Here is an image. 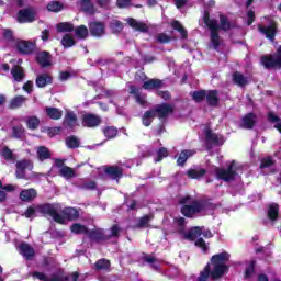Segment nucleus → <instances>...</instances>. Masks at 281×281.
<instances>
[{
	"instance_id": "13",
	"label": "nucleus",
	"mask_w": 281,
	"mask_h": 281,
	"mask_svg": "<svg viewBox=\"0 0 281 281\" xmlns=\"http://www.w3.org/2000/svg\"><path fill=\"white\" fill-rule=\"evenodd\" d=\"M276 22L270 21V25L263 26L259 25V32L266 36V38H269V41H273L276 38Z\"/></svg>"
},
{
	"instance_id": "45",
	"label": "nucleus",
	"mask_w": 281,
	"mask_h": 281,
	"mask_svg": "<svg viewBox=\"0 0 281 281\" xmlns=\"http://www.w3.org/2000/svg\"><path fill=\"white\" fill-rule=\"evenodd\" d=\"M66 146H68V148H78L80 140L76 136H69L66 138Z\"/></svg>"
},
{
	"instance_id": "16",
	"label": "nucleus",
	"mask_w": 281,
	"mask_h": 281,
	"mask_svg": "<svg viewBox=\"0 0 281 281\" xmlns=\"http://www.w3.org/2000/svg\"><path fill=\"white\" fill-rule=\"evenodd\" d=\"M65 124L68 128H76L78 126V116L72 111H66Z\"/></svg>"
},
{
	"instance_id": "34",
	"label": "nucleus",
	"mask_w": 281,
	"mask_h": 281,
	"mask_svg": "<svg viewBox=\"0 0 281 281\" xmlns=\"http://www.w3.org/2000/svg\"><path fill=\"white\" fill-rule=\"evenodd\" d=\"M75 36L77 38H87L89 36V29L85 25H79L75 29Z\"/></svg>"
},
{
	"instance_id": "36",
	"label": "nucleus",
	"mask_w": 281,
	"mask_h": 281,
	"mask_svg": "<svg viewBox=\"0 0 281 281\" xmlns=\"http://www.w3.org/2000/svg\"><path fill=\"white\" fill-rule=\"evenodd\" d=\"M37 157L40 161H45V159H49L52 157V154L49 153V149H47V147H38Z\"/></svg>"
},
{
	"instance_id": "55",
	"label": "nucleus",
	"mask_w": 281,
	"mask_h": 281,
	"mask_svg": "<svg viewBox=\"0 0 281 281\" xmlns=\"http://www.w3.org/2000/svg\"><path fill=\"white\" fill-rule=\"evenodd\" d=\"M168 157V149L165 147H161L158 153H157V159L155 160L156 162L161 161V159Z\"/></svg>"
},
{
	"instance_id": "21",
	"label": "nucleus",
	"mask_w": 281,
	"mask_h": 281,
	"mask_svg": "<svg viewBox=\"0 0 281 281\" xmlns=\"http://www.w3.org/2000/svg\"><path fill=\"white\" fill-rule=\"evenodd\" d=\"M207 144H223V136L212 133L210 130H205Z\"/></svg>"
},
{
	"instance_id": "62",
	"label": "nucleus",
	"mask_w": 281,
	"mask_h": 281,
	"mask_svg": "<svg viewBox=\"0 0 281 281\" xmlns=\"http://www.w3.org/2000/svg\"><path fill=\"white\" fill-rule=\"evenodd\" d=\"M117 8H131V0H117L116 1Z\"/></svg>"
},
{
	"instance_id": "37",
	"label": "nucleus",
	"mask_w": 281,
	"mask_h": 281,
	"mask_svg": "<svg viewBox=\"0 0 281 281\" xmlns=\"http://www.w3.org/2000/svg\"><path fill=\"white\" fill-rule=\"evenodd\" d=\"M25 97L23 95H19V97H15L11 100L10 102V108L11 109H19V106H23V104H25Z\"/></svg>"
},
{
	"instance_id": "64",
	"label": "nucleus",
	"mask_w": 281,
	"mask_h": 281,
	"mask_svg": "<svg viewBox=\"0 0 281 281\" xmlns=\"http://www.w3.org/2000/svg\"><path fill=\"white\" fill-rule=\"evenodd\" d=\"M202 229V233H201V236H203L204 238H212V232L210 229H205L203 227H201Z\"/></svg>"
},
{
	"instance_id": "44",
	"label": "nucleus",
	"mask_w": 281,
	"mask_h": 281,
	"mask_svg": "<svg viewBox=\"0 0 281 281\" xmlns=\"http://www.w3.org/2000/svg\"><path fill=\"white\" fill-rule=\"evenodd\" d=\"M278 204H270L268 209V216L271 221H276L278 218V212H279Z\"/></svg>"
},
{
	"instance_id": "11",
	"label": "nucleus",
	"mask_w": 281,
	"mask_h": 281,
	"mask_svg": "<svg viewBox=\"0 0 281 281\" xmlns=\"http://www.w3.org/2000/svg\"><path fill=\"white\" fill-rule=\"evenodd\" d=\"M15 47L20 54H32L36 49V43L30 41L18 40Z\"/></svg>"
},
{
	"instance_id": "30",
	"label": "nucleus",
	"mask_w": 281,
	"mask_h": 281,
	"mask_svg": "<svg viewBox=\"0 0 281 281\" xmlns=\"http://www.w3.org/2000/svg\"><path fill=\"white\" fill-rule=\"evenodd\" d=\"M195 153L196 151L190 149L181 151L177 160L178 166H183V164L188 161V158L192 157Z\"/></svg>"
},
{
	"instance_id": "46",
	"label": "nucleus",
	"mask_w": 281,
	"mask_h": 281,
	"mask_svg": "<svg viewBox=\"0 0 281 281\" xmlns=\"http://www.w3.org/2000/svg\"><path fill=\"white\" fill-rule=\"evenodd\" d=\"M1 156L3 157V159H5L7 161H14V153L11 151L10 148L8 147H3L1 150Z\"/></svg>"
},
{
	"instance_id": "61",
	"label": "nucleus",
	"mask_w": 281,
	"mask_h": 281,
	"mask_svg": "<svg viewBox=\"0 0 281 281\" xmlns=\"http://www.w3.org/2000/svg\"><path fill=\"white\" fill-rule=\"evenodd\" d=\"M120 232H121L120 226L114 225V226L111 227V235L110 236L112 238H117L120 236Z\"/></svg>"
},
{
	"instance_id": "35",
	"label": "nucleus",
	"mask_w": 281,
	"mask_h": 281,
	"mask_svg": "<svg viewBox=\"0 0 281 281\" xmlns=\"http://www.w3.org/2000/svg\"><path fill=\"white\" fill-rule=\"evenodd\" d=\"M233 82L238 85V87H245V85H247V77H244V75L240 72H235L233 75Z\"/></svg>"
},
{
	"instance_id": "24",
	"label": "nucleus",
	"mask_w": 281,
	"mask_h": 281,
	"mask_svg": "<svg viewBox=\"0 0 281 281\" xmlns=\"http://www.w3.org/2000/svg\"><path fill=\"white\" fill-rule=\"evenodd\" d=\"M104 172L110 179H120V177H122V170L120 167H104Z\"/></svg>"
},
{
	"instance_id": "53",
	"label": "nucleus",
	"mask_w": 281,
	"mask_h": 281,
	"mask_svg": "<svg viewBox=\"0 0 281 281\" xmlns=\"http://www.w3.org/2000/svg\"><path fill=\"white\" fill-rule=\"evenodd\" d=\"M195 247H199L204 252L207 251V249H210V246L205 243L203 238L196 239Z\"/></svg>"
},
{
	"instance_id": "28",
	"label": "nucleus",
	"mask_w": 281,
	"mask_h": 281,
	"mask_svg": "<svg viewBox=\"0 0 281 281\" xmlns=\"http://www.w3.org/2000/svg\"><path fill=\"white\" fill-rule=\"evenodd\" d=\"M161 85L162 82L159 79H149L147 81H144L143 89H146V90L159 89Z\"/></svg>"
},
{
	"instance_id": "10",
	"label": "nucleus",
	"mask_w": 281,
	"mask_h": 281,
	"mask_svg": "<svg viewBox=\"0 0 281 281\" xmlns=\"http://www.w3.org/2000/svg\"><path fill=\"white\" fill-rule=\"evenodd\" d=\"M153 111L156 117H158L159 120H166V117H168V115H171V113L175 111V108L168 103H161L156 105Z\"/></svg>"
},
{
	"instance_id": "33",
	"label": "nucleus",
	"mask_w": 281,
	"mask_h": 281,
	"mask_svg": "<svg viewBox=\"0 0 281 281\" xmlns=\"http://www.w3.org/2000/svg\"><path fill=\"white\" fill-rule=\"evenodd\" d=\"M70 232H72V234H89V228L82 224L76 223L70 226Z\"/></svg>"
},
{
	"instance_id": "19",
	"label": "nucleus",
	"mask_w": 281,
	"mask_h": 281,
	"mask_svg": "<svg viewBox=\"0 0 281 281\" xmlns=\"http://www.w3.org/2000/svg\"><path fill=\"white\" fill-rule=\"evenodd\" d=\"M256 124V114L248 113L241 120V128H254Z\"/></svg>"
},
{
	"instance_id": "15",
	"label": "nucleus",
	"mask_w": 281,
	"mask_h": 281,
	"mask_svg": "<svg viewBox=\"0 0 281 281\" xmlns=\"http://www.w3.org/2000/svg\"><path fill=\"white\" fill-rule=\"evenodd\" d=\"M89 31L92 36H104V24L101 22H90Z\"/></svg>"
},
{
	"instance_id": "25",
	"label": "nucleus",
	"mask_w": 281,
	"mask_h": 281,
	"mask_svg": "<svg viewBox=\"0 0 281 281\" xmlns=\"http://www.w3.org/2000/svg\"><path fill=\"white\" fill-rule=\"evenodd\" d=\"M21 201H33L36 199V190L35 189H24L20 193Z\"/></svg>"
},
{
	"instance_id": "12",
	"label": "nucleus",
	"mask_w": 281,
	"mask_h": 281,
	"mask_svg": "<svg viewBox=\"0 0 281 281\" xmlns=\"http://www.w3.org/2000/svg\"><path fill=\"white\" fill-rule=\"evenodd\" d=\"M55 166L59 168V175L60 177H64V179H74V177H76V171L74 168L65 166L63 160H56Z\"/></svg>"
},
{
	"instance_id": "56",
	"label": "nucleus",
	"mask_w": 281,
	"mask_h": 281,
	"mask_svg": "<svg viewBox=\"0 0 281 281\" xmlns=\"http://www.w3.org/2000/svg\"><path fill=\"white\" fill-rule=\"evenodd\" d=\"M25 133V128L23 126H18L13 128V136L16 137L18 139H21Z\"/></svg>"
},
{
	"instance_id": "27",
	"label": "nucleus",
	"mask_w": 281,
	"mask_h": 281,
	"mask_svg": "<svg viewBox=\"0 0 281 281\" xmlns=\"http://www.w3.org/2000/svg\"><path fill=\"white\" fill-rule=\"evenodd\" d=\"M156 114H155V111L151 109L149 111H146L144 114H143V117H142V122H143V125L144 126H150L153 124V120H155Z\"/></svg>"
},
{
	"instance_id": "1",
	"label": "nucleus",
	"mask_w": 281,
	"mask_h": 281,
	"mask_svg": "<svg viewBox=\"0 0 281 281\" xmlns=\"http://www.w3.org/2000/svg\"><path fill=\"white\" fill-rule=\"evenodd\" d=\"M229 254L228 252H220L214 255L211 258V261L204 267V269L200 272L196 281H210L218 280V278H223L225 273H227L229 266Z\"/></svg>"
},
{
	"instance_id": "6",
	"label": "nucleus",
	"mask_w": 281,
	"mask_h": 281,
	"mask_svg": "<svg viewBox=\"0 0 281 281\" xmlns=\"http://www.w3.org/2000/svg\"><path fill=\"white\" fill-rule=\"evenodd\" d=\"M41 214L44 216H50V214H54V205L45 204L40 206H30L25 211L24 216L26 218H36V216H41Z\"/></svg>"
},
{
	"instance_id": "17",
	"label": "nucleus",
	"mask_w": 281,
	"mask_h": 281,
	"mask_svg": "<svg viewBox=\"0 0 281 281\" xmlns=\"http://www.w3.org/2000/svg\"><path fill=\"white\" fill-rule=\"evenodd\" d=\"M19 251L24 258H26V260H32V258H34V248L29 244H21L19 246Z\"/></svg>"
},
{
	"instance_id": "54",
	"label": "nucleus",
	"mask_w": 281,
	"mask_h": 281,
	"mask_svg": "<svg viewBox=\"0 0 281 281\" xmlns=\"http://www.w3.org/2000/svg\"><path fill=\"white\" fill-rule=\"evenodd\" d=\"M110 27L112 32H122V22L114 20L111 22Z\"/></svg>"
},
{
	"instance_id": "32",
	"label": "nucleus",
	"mask_w": 281,
	"mask_h": 281,
	"mask_svg": "<svg viewBox=\"0 0 281 281\" xmlns=\"http://www.w3.org/2000/svg\"><path fill=\"white\" fill-rule=\"evenodd\" d=\"M81 10L87 14H95V9L93 8V2H91V0H81Z\"/></svg>"
},
{
	"instance_id": "7",
	"label": "nucleus",
	"mask_w": 281,
	"mask_h": 281,
	"mask_svg": "<svg viewBox=\"0 0 281 281\" xmlns=\"http://www.w3.org/2000/svg\"><path fill=\"white\" fill-rule=\"evenodd\" d=\"M261 64L266 69L281 68V46H278L274 55H267L261 57Z\"/></svg>"
},
{
	"instance_id": "39",
	"label": "nucleus",
	"mask_w": 281,
	"mask_h": 281,
	"mask_svg": "<svg viewBox=\"0 0 281 281\" xmlns=\"http://www.w3.org/2000/svg\"><path fill=\"white\" fill-rule=\"evenodd\" d=\"M61 45L63 47H66V48L74 47V45H76V40L74 38L72 35L66 34L61 38Z\"/></svg>"
},
{
	"instance_id": "52",
	"label": "nucleus",
	"mask_w": 281,
	"mask_h": 281,
	"mask_svg": "<svg viewBox=\"0 0 281 281\" xmlns=\"http://www.w3.org/2000/svg\"><path fill=\"white\" fill-rule=\"evenodd\" d=\"M33 278H37V280L42 281H56V278H49L43 272H34Z\"/></svg>"
},
{
	"instance_id": "23",
	"label": "nucleus",
	"mask_w": 281,
	"mask_h": 281,
	"mask_svg": "<svg viewBox=\"0 0 281 281\" xmlns=\"http://www.w3.org/2000/svg\"><path fill=\"white\" fill-rule=\"evenodd\" d=\"M37 63L42 67H49V65H52V56H49L47 52H42L37 55Z\"/></svg>"
},
{
	"instance_id": "57",
	"label": "nucleus",
	"mask_w": 281,
	"mask_h": 281,
	"mask_svg": "<svg viewBox=\"0 0 281 281\" xmlns=\"http://www.w3.org/2000/svg\"><path fill=\"white\" fill-rule=\"evenodd\" d=\"M150 221H153V216L150 215L142 217L138 222V227H148V223H150Z\"/></svg>"
},
{
	"instance_id": "60",
	"label": "nucleus",
	"mask_w": 281,
	"mask_h": 281,
	"mask_svg": "<svg viewBox=\"0 0 281 281\" xmlns=\"http://www.w3.org/2000/svg\"><path fill=\"white\" fill-rule=\"evenodd\" d=\"M175 223L179 228V232H183V227H186V218L183 217H178L175 220Z\"/></svg>"
},
{
	"instance_id": "20",
	"label": "nucleus",
	"mask_w": 281,
	"mask_h": 281,
	"mask_svg": "<svg viewBox=\"0 0 281 281\" xmlns=\"http://www.w3.org/2000/svg\"><path fill=\"white\" fill-rule=\"evenodd\" d=\"M201 233H202V228L199 226H195L191 228L189 232L183 233V238L186 240H196V238L201 236Z\"/></svg>"
},
{
	"instance_id": "43",
	"label": "nucleus",
	"mask_w": 281,
	"mask_h": 281,
	"mask_svg": "<svg viewBox=\"0 0 281 281\" xmlns=\"http://www.w3.org/2000/svg\"><path fill=\"white\" fill-rule=\"evenodd\" d=\"M111 267V262L106 259H100L95 262V270L97 271H106Z\"/></svg>"
},
{
	"instance_id": "48",
	"label": "nucleus",
	"mask_w": 281,
	"mask_h": 281,
	"mask_svg": "<svg viewBox=\"0 0 281 281\" xmlns=\"http://www.w3.org/2000/svg\"><path fill=\"white\" fill-rule=\"evenodd\" d=\"M47 10L49 12H60L63 10V4H60L58 1L49 2L47 5Z\"/></svg>"
},
{
	"instance_id": "42",
	"label": "nucleus",
	"mask_w": 281,
	"mask_h": 281,
	"mask_svg": "<svg viewBox=\"0 0 281 281\" xmlns=\"http://www.w3.org/2000/svg\"><path fill=\"white\" fill-rule=\"evenodd\" d=\"M57 32L64 33V32H74V24L69 22H61L57 24Z\"/></svg>"
},
{
	"instance_id": "2",
	"label": "nucleus",
	"mask_w": 281,
	"mask_h": 281,
	"mask_svg": "<svg viewBox=\"0 0 281 281\" xmlns=\"http://www.w3.org/2000/svg\"><path fill=\"white\" fill-rule=\"evenodd\" d=\"M221 25L214 19H210V12L205 11L203 15V22L211 32V45L213 49H218L221 45V37L218 36V30L227 31L231 27L229 21L225 15L220 16Z\"/></svg>"
},
{
	"instance_id": "47",
	"label": "nucleus",
	"mask_w": 281,
	"mask_h": 281,
	"mask_svg": "<svg viewBox=\"0 0 281 281\" xmlns=\"http://www.w3.org/2000/svg\"><path fill=\"white\" fill-rule=\"evenodd\" d=\"M26 124H27L29 128L35 130V128H38V124H41V121L36 116H30L26 120Z\"/></svg>"
},
{
	"instance_id": "63",
	"label": "nucleus",
	"mask_w": 281,
	"mask_h": 281,
	"mask_svg": "<svg viewBox=\"0 0 281 281\" xmlns=\"http://www.w3.org/2000/svg\"><path fill=\"white\" fill-rule=\"evenodd\" d=\"M90 237L94 238L95 240H100V238H102V231H92L90 233Z\"/></svg>"
},
{
	"instance_id": "4",
	"label": "nucleus",
	"mask_w": 281,
	"mask_h": 281,
	"mask_svg": "<svg viewBox=\"0 0 281 281\" xmlns=\"http://www.w3.org/2000/svg\"><path fill=\"white\" fill-rule=\"evenodd\" d=\"M54 212L50 213V218L55 221V223H59L60 225H65L67 221H76L80 216L78 213V210L74 207H66L60 212V209L58 206L53 205Z\"/></svg>"
},
{
	"instance_id": "41",
	"label": "nucleus",
	"mask_w": 281,
	"mask_h": 281,
	"mask_svg": "<svg viewBox=\"0 0 281 281\" xmlns=\"http://www.w3.org/2000/svg\"><path fill=\"white\" fill-rule=\"evenodd\" d=\"M171 27H173V30H177L182 38H188V31H186V29L183 27V25H181V23H179V21H173L171 23Z\"/></svg>"
},
{
	"instance_id": "14",
	"label": "nucleus",
	"mask_w": 281,
	"mask_h": 281,
	"mask_svg": "<svg viewBox=\"0 0 281 281\" xmlns=\"http://www.w3.org/2000/svg\"><path fill=\"white\" fill-rule=\"evenodd\" d=\"M101 120L99 116L94 114H86L82 119V125L87 126L88 128H94V126H100Z\"/></svg>"
},
{
	"instance_id": "31",
	"label": "nucleus",
	"mask_w": 281,
	"mask_h": 281,
	"mask_svg": "<svg viewBox=\"0 0 281 281\" xmlns=\"http://www.w3.org/2000/svg\"><path fill=\"white\" fill-rule=\"evenodd\" d=\"M206 100L211 106H216L218 104V92L216 90L206 92Z\"/></svg>"
},
{
	"instance_id": "50",
	"label": "nucleus",
	"mask_w": 281,
	"mask_h": 281,
	"mask_svg": "<svg viewBox=\"0 0 281 281\" xmlns=\"http://www.w3.org/2000/svg\"><path fill=\"white\" fill-rule=\"evenodd\" d=\"M103 133H104L105 137H108V139H113V137H115L117 135V128L106 127L105 130H103Z\"/></svg>"
},
{
	"instance_id": "49",
	"label": "nucleus",
	"mask_w": 281,
	"mask_h": 281,
	"mask_svg": "<svg viewBox=\"0 0 281 281\" xmlns=\"http://www.w3.org/2000/svg\"><path fill=\"white\" fill-rule=\"evenodd\" d=\"M255 272H256V262L250 261V263L246 268L245 278H251V276H254Z\"/></svg>"
},
{
	"instance_id": "38",
	"label": "nucleus",
	"mask_w": 281,
	"mask_h": 281,
	"mask_svg": "<svg viewBox=\"0 0 281 281\" xmlns=\"http://www.w3.org/2000/svg\"><path fill=\"white\" fill-rule=\"evenodd\" d=\"M11 74H12L14 80H16V82H21V80H23L24 74H23L22 67L14 66L11 70Z\"/></svg>"
},
{
	"instance_id": "22",
	"label": "nucleus",
	"mask_w": 281,
	"mask_h": 281,
	"mask_svg": "<svg viewBox=\"0 0 281 281\" xmlns=\"http://www.w3.org/2000/svg\"><path fill=\"white\" fill-rule=\"evenodd\" d=\"M127 23L130 25V27H133L134 30H136L137 32H148V25H146L143 22H137L135 19L130 18L127 20Z\"/></svg>"
},
{
	"instance_id": "5",
	"label": "nucleus",
	"mask_w": 281,
	"mask_h": 281,
	"mask_svg": "<svg viewBox=\"0 0 281 281\" xmlns=\"http://www.w3.org/2000/svg\"><path fill=\"white\" fill-rule=\"evenodd\" d=\"M180 204L183 205L181 207V214L183 216L192 217L194 214H199V212H203V204L199 201H195L191 196H186L180 200Z\"/></svg>"
},
{
	"instance_id": "9",
	"label": "nucleus",
	"mask_w": 281,
	"mask_h": 281,
	"mask_svg": "<svg viewBox=\"0 0 281 281\" xmlns=\"http://www.w3.org/2000/svg\"><path fill=\"white\" fill-rule=\"evenodd\" d=\"M37 19V12L34 8H26L18 12V23H34Z\"/></svg>"
},
{
	"instance_id": "26",
	"label": "nucleus",
	"mask_w": 281,
	"mask_h": 281,
	"mask_svg": "<svg viewBox=\"0 0 281 281\" xmlns=\"http://www.w3.org/2000/svg\"><path fill=\"white\" fill-rule=\"evenodd\" d=\"M45 111L50 120H60L63 117V111L58 108H46Z\"/></svg>"
},
{
	"instance_id": "29",
	"label": "nucleus",
	"mask_w": 281,
	"mask_h": 281,
	"mask_svg": "<svg viewBox=\"0 0 281 281\" xmlns=\"http://www.w3.org/2000/svg\"><path fill=\"white\" fill-rule=\"evenodd\" d=\"M187 176L189 179H201L205 177V169L196 168V169H189L187 171Z\"/></svg>"
},
{
	"instance_id": "18",
	"label": "nucleus",
	"mask_w": 281,
	"mask_h": 281,
	"mask_svg": "<svg viewBox=\"0 0 281 281\" xmlns=\"http://www.w3.org/2000/svg\"><path fill=\"white\" fill-rule=\"evenodd\" d=\"M53 78L49 74H42L38 75L36 78V86L40 89H43L44 87H47V85H52Z\"/></svg>"
},
{
	"instance_id": "3",
	"label": "nucleus",
	"mask_w": 281,
	"mask_h": 281,
	"mask_svg": "<svg viewBox=\"0 0 281 281\" xmlns=\"http://www.w3.org/2000/svg\"><path fill=\"white\" fill-rule=\"evenodd\" d=\"M16 170H15V177L16 179H37V177H41V173H36L32 170H34V164H32L27 159L19 160L15 164Z\"/></svg>"
},
{
	"instance_id": "58",
	"label": "nucleus",
	"mask_w": 281,
	"mask_h": 281,
	"mask_svg": "<svg viewBox=\"0 0 281 281\" xmlns=\"http://www.w3.org/2000/svg\"><path fill=\"white\" fill-rule=\"evenodd\" d=\"M158 43H168L172 41V37L168 36L166 33H160L157 35Z\"/></svg>"
},
{
	"instance_id": "51",
	"label": "nucleus",
	"mask_w": 281,
	"mask_h": 281,
	"mask_svg": "<svg viewBox=\"0 0 281 281\" xmlns=\"http://www.w3.org/2000/svg\"><path fill=\"white\" fill-rule=\"evenodd\" d=\"M207 98V92L206 91H198L193 93V100L195 102H203Z\"/></svg>"
},
{
	"instance_id": "59",
	"label": "nucleus",
	"mask_w": 281,
	"mask_h": 281,
	"mask_svg": "<svg viewBox=\"0 0 281 281\" xmlns=\"http://www.w3.org/2000/svg\"><path fill=\"white\" fill-rule=\"evenodd\" d=\"M271 166H273V160L271 158H265L261 160V165L260 168H271Z\"/></svg>"
},
{
	"instance_id": "40",
	"label": "nucleus",
	"mask_w": 281,
	"mask_h": 281,
	"mask_svg": "<svg viewBox=\"0 0 281 281\" xmlns=\"http://www.w3.org/2000/svg\"><path fill=\"white\" fill-rule=\"evenodd\" d=\"M268 120H269V122L274 124V128H277V131H279V133H281V120H280V117H278L273 112H270L268 114Z\"/></svg>"
},
{
	"instance_id": "8",
	"label": "nucleus",
	"mask_w": 281,
	"mask_h": 281,
	"mask_svg": "<svg viewBox=\"0 0 281 281\" xmlns=\"http://www.w3.org/2000/svg\"><path fill=\"white\" fill-rule=\"evenodd\" d=\"M236 170H238L236 168V161H233L231 162L227 170L216 169V175H217V178L222 179L223 181H234V179H236V176L238 175Z\"/></svg>"
}]
</instances>
